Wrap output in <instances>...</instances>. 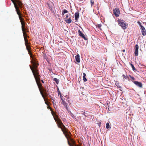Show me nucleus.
Instances as JSON below:
<instances>
[{"label": "nucleus", "instance_id": "obj_1", "mask_svg": "<svg viewBox=\"0 0 146 146\" xmlns=\"http://www.w3.org/2000/svg\"><path fill=\"white\" fill-rule=\"evenodd\" d=\"M32 70L33 71V76L35 79L36 82L38 87L40 94L42 95L43 98H44L45 103L48 106L49 104L48 102L47 101V100H46V99L45 98L44 95L43 94V92H44V90L43 89V90H42V86L40 82V76L38 73L37 70H36L34 71L33 70Z\"/></svg>", "mask_w": 146, "mask_h": 146}, {"label": "nucleus", "instance_id": "obj_2", "mask_svg": "<svg viewBox=\"0 0 146 146\" xmlns=\"http://www.w3.org/2000/svg\"><path fill=\"white\" fill-rule=\"evenodd\" d=\"M54 118L57 123L58 127L61 129L62 131L63 132L64 134L66 137H67L68 135L66 133L67 132L68 130L61 120L58 117L55 118L54 117Z\"/></svg>", "mask_w": 146, "mask_h": 146}, {"label": "nucleus", "instance_id": "obj_3", "mask_svg": "<svg viewBox=\"0 0 146 146\" xmlns=\"http://www.w3.org/2000/svg\"><path fill=\"white\" fill-rule=\"evenodd\" d=\"M29 54L30 55V57L32 58V60L31 62V63L32 64V65L30 66V67L32 70V72L33 73V71L32 70H37L38 73H39V70L37 69L38 66L39 65V64L32 57V54L30 50L28 51Z\"/></svg>", "mask_w": 146, "mask_h": 146}, {"label": "nucleus", "instance_id": "obj_4", "mask_svg": "<svg viewBox=\"0 0 146 146\" xmlns=\"http://www.w3.org/2000/svg\"><path fill=\"white\" fill-rule=\"evenodd\" d=\"M119 25L123 29L125 30L126 29L128 26V24L126 23L125 22L121 19H118L117 20Z\"/></svg>", "mask_w": 146, "mask_h": 146}, {"label": "nucleus", "instance_id": "obj_5", "mask_svg": "<svg viewBox=\"0 0 146 146\" xmlns=\"http://www.w3.org/2000/svg\"><path fill=\"white\" fill-rule=\"evenodd\" d=\"M67 134L68 137H66L67 139L68 140V143L70 146H73V145L72 144H74L75 142L74 140L72 139L70 136L69 135V133L70 134V132H68L67 131V132L66 133Z\"/></svg>", "mask_w": 146, "mask_h": 146}, {"label": "nucleus", "instance_id": "obj_6", "mask_svg": "<svg viewBox=\"0 0 146 146\" xmlns=\"http://www.w3.org/2000/svg\"><path fill=\"white\" fill-rule=\"evenodd\" d=\"M70 15V14H67L65 15L64 16V18L66 19L65 20V21L67 23H70L72 22V20L71 19V17H70L69 18V16Z\"/></svg>", "mask_w": 146, "mask_h": 146}, {"label": "nucleus", "instance_id": "obj_7", "mask_svg": "<svg viewBox=\"0 0 146 146\" xmlns=\"http://www.w3.org/2000/svg\"><path fill=\"white\" fill-rule=\"evenodd\" d=\"M139 48V46L137 44L135 45L134 47V56H137L138 55V50Z\"/></svg>", "mask_w": 146, "mask_h": 146}, {"label": "nucleus", "instance_id": "obj_8", "mask_svg": "<svg viewBox=\"0 0 146 146\" xmlns=\"http://www.w3.org/2000/svg\"><path fill=\"white\" fill-rule=\"evenodd\" d=\"M14 5L15 6V7L16 9V11L17 12V13L18 15H19V17H20L21 16V14L20 13V10L19 8L17 6L16 4L15 3H14Z\"/></svg>", "mask_w": 146, "mask_h": 146}, {"label": "nucleus", "instance_id": "obj_9", "mask_svg": "<svg viewBox=\"0 0 146 146\" xmlns=\"http://www.w3.org/2000/svg\"><path fill=\"white\" fill-rule=\"evenodd\" d=\"M133 83L137 87L140 88H143V85L142 83L138 81H133Z\"/></svg>", "mask_w": 146, "mask_h": 146}, {"label": "nucleus", "instance_id": "obj_10", "mask_svg": "<svg viewBox=\"0 0 146 146\" xmlns=\"http://www.w3.org/2000/svg\"><path fill=\"white\" fill-rule=\"evenodd\" d=\"M113 13L116 17H118L120 13L119 9L117 8L114 9L113 10Z\"/></svg>", "mask_w": 146, "mask_h": 146}, {"label": "nucleus", "instance_id": "obj_11", "mask_svg": "<svg viewBox=\"0 0 146 146\" xmlns=\"http://www.w3.org/2000/svg\"><path fill=\"white\" fill-rule=\"evenodd\" d=\"M79 35L82 38H84L85 40H87V39L85 37V35L83 34L80 30H79L78 31Z\"/></svg>", "mask_w": 146, "mask_h": 146}, {"label": "nucleus", "instance_id": "obj_12", "mask_svg": "<svg viewBox=\"0 0 146 146\" xmlns=\"http://www.w3.org/2000/svg\"><path fill=\"white\" fill-rule=\"evenodd\" d=\"M22 29L23 32L25 31L26 29L25 28V24L24 22H21Z\"/></svg>", "mask_w": 146, "mask_h": 146}, {"label": "nucleus", "instance_id": "obj_13", "mask_svg": "<svg viewBox=\"0 0 146 146\" xmlns=\"http://www.w3.org/2000/svg\"><path fill=\"white\" fill-rule=\"evenodd\" d=\"M62 104L66 108V109L68 110V108L67 107L68 104H67L64 100H62Z\"/></svg>", "mask_w": 146, "mask_h": 146}, {"label": "nucleus", "instance_id": "obj_14", "mask_svg": "<svg viewBox=\"0 0 146 146\" xmlns=\"http://www.w3.org/2000/svg\"><path fill=\"white\" fill-rule=\"evenodd\" d=\"M79 13L78 12H77L75 13L74 17L76 21H77L79 17Z\"/></svg>", "mask_w": 146, "mask_h": 146}, {"label": "nucleus", "instance_id": "obj_15", "mask_svg": "<svg viewBox=\"0 0 146 146\" xmlns=\"http://www.w3.org/2000/svg\"><path fill=\"white\" fill-rule=\"evenodd\" d=\"M75 58L76 59V61L78 62H79L80 61V56L78 54L75 56Z\"/></svg>", "mask_w": 146, "mask_h": 146}, {"label": "nucleus", "instance_id": "obj_16", "mask_svg": "<svg viewBox=\"0 0 146 146\" xmlns=\"http://www.w3.org/2000/svg\"><path fill=\"white\" fill-rule=\"evenodd\" d=\"M141 33L142 35L143 36H145L146 35V31L145 29L142 30Z\"/></svg>", "mask_w": 146, "mask_h": 146}, {"label": "nucleus", "instance_id": "obj_17", "mask_svg": "<svg viewBox=\"0 0 146 146\" xmlns=\"http://www.w3.org/2000/svg\"><path fill=\"white\" fill-rule=\"evenodd\" d=\"M23 35L24 38L25 39V38H26L25 39H27V37H29V36H27V34L25 32V31L23 32Z\"/></svg>", "mask_w": 146, "mask_h": 146}, {"label": "nucleus", "instance_id": "obj_18", "mask_svg": "<svg viewBox=\"0 0 146 146\" xmlns=\"http://www.w3.org/2000/svg\"><path fill=\"white\" fill-rule=\"evenodd\" d=\"M130 65L131 66V67L132 68L133 70L134 71H136L137 70L135 68L134 66L132 64V63H130Z\"/></svg>", "mask_w": 146, "mask_h": 146}, {"label": "nucleus", "instance_id": "obj_19", "mask_svg": "<svg viewBox=\"0 0 146 146\" xmlns=\"http://www.w3.org/2000/svg\"><path fill=\"white\" fill-rule=\"evenodd\" d=\"M54 81H55L57 84H58L59 83V80L56 78H54L53 79Z\"/></svg>", "mask_w": 146, "mask_h": 146}, {"label": "nucleus", "instance_id": "obj_20", "mask_svg": "<svg viewBox=\"0 0 146 146\" xmlns=\"http://www.w3.org/2000/svg\"><path fill=\"white\" fill-rule=\"evenodd\" d=\"M122 77H123V81H124V80L127 78L128 76L126 75V76L124 75V74H123L122 75Z\"/></svg>", "mask_w": 146, "mask_h": 146}, {"label": "nucleus", "instance_id": "obj_21", "mask_svg": "<svg viewBox=\"0 0 146 146\" xmlns=\"http://www.w3.org/2000/svg\"><path fill=\"white\" fill-rule=\"evenodd\" d=\"M68 11L66 9H64L63 10L62 12V15H64L65 13H68Z\"/></svg>", "mask_w": 146, "mask_h": 146}, {"label": "nucleus", "instance_id": "obj_22", "mask_svg": "<svg viewBox=\"0 0 146 146\" xmlns=\"http://www.w3.org/2000/svg\"><path fill=\"white\" fill-rule=\"evenodd\" d=\"M19 18L21 23V22H24V19L21 16L20 17H19Z\"/></svg>", "mask_w": 146, "mask_h": 146}, {"label": "nucleus", "instance_id": "obj_23", "mask_svg": "<svg viewBox=\"0 0 146 146\" xmlns=\"http://www.w3.org/2000/svg\"><path fill=\"white\" fill-rule=\"evenodd\" d=\"M26 38L25 37V46L27 45H28V40L27 39H25Z\"/></svg>", "mask_w": 146, "mask_h": 146}, {"label": "nucleus", "instance_id": "obj_24", "mask_svg": "<svg viewBox=\"0 0 146 146\" xmlns=\"http://www.w3.org/2000/svg\"><path fill=\"white\" fill-rule=\"evenodd\" d=\"M26 46V47L27 49V50L28 51L30 50L31 48L30 47V46H29V45H27Z\"/></svg>", "mask_w": 146, "mask_h": 146}, {"label": "nucleus", "instance_id": "obj_25", "mask_svg": "<svg viewBox=\"0 0 146 146\" xmlns=\"http://www.w3.org/2000/svg\"><path fill=\"white\" fill-rule=\"evenodd\" d=\"M129 76L130 77V78L131 79V81L132 82H133H133L135 81L134 80H135V78L134 77L131 76L130 75H129Z\"/></svg>", "mask_w": 146, "mask_h": 146}, {"label": "nucleus", "instance_id": "obj_26", "mask_svg": "<svg viewBox=\"0 0 146 146\" xmlns=\"http://www.w3.org/2000/svg\"><path fill=\"white\" fill-rule=\"evenodd\" d=\"M102 26V25L101 24H98V25L97 26H96V27H98L99 29H101V27Z\"/></svg>", "mask_w": 146, "mask_h": 146}, {"label": "nucleus", "instance_id": "obj_27", "mask_svg": "<svg viewBox=\"0 0 146 146\" xmlns=\"http://www.w3.org/2000/svg\"><path fill=\"white\" fill-rule=\"evenodd\" d=\"M106 125V128L107 129H109L110 128V125H109V123H107Z\"/></svg>", "mask_w": 146, "mask_h": 146}, {"label": "nucleus", "instance_id": "obj_28", "mask_svg": "<svg viewBox=\"0 0 146 146\" xmlns=\"http://www.w3.org/2000/svg\"><path fill=\"white\" fill-rule=\"evenodd\" d=\"M90 3H91V5L92 6H93L94 4V1L92 0H90Z\"/></svg>", "mask_w": 146, "mask_h": 146}, {"label": "nucleus", "instance_id": "obj_29", "mask_svg": "<svg viewBox=\"0 0 146 146\" xmlns=\"http://www.w3.org/2000/svg\"><path fill=\"white\" fill-rule=\"evenodd\" d=\"M81 113L82 114L84 115V116H85V117H87V116L85 114V112L83 111H80Z\"/></svg>", "mask_w": 146, "mask_h": 146}, {"label": "nucleus", "instance_id": "obj_30", "mask_svg": "<svg viewBox=\"0 0 146 146\" xmlns=\"http://www.w3.org/2000/svg\"><path fill=\"white\" fill-rule=\"evenodd\" d=\"M140 27H141V30L145 29V28H144V27L142 25Z\"/></svg>", "mask_w": 146, "mask_h": 146}, {"label": "nucleus", "instance_id": "obj_31", "mask_svg": "<svg viewBox=\"0 0 146 146\" xmlns=\"http://www.w3.org/2000/svg\"><path fill=\"white\" fill-rule=\"evenodd\" d=\"M83 77V80L84 82H86L87 81V79L86 78V77Z\"/></svg>", "mask_w": 146, "mask_h": 146}, {"label": "nucleus", "instance_id": "obj_32", "mask_svg": "<svg viewBox=\"0 0 146 146\" xmlns=\"http://www.w3.org/2000/svg\"><path fill=\"white\" fill-rule=\"evenodd\" d=\"M60 98H61L62 101V100H64L63 99L64 98H63V96H62L61 95H60Z\"/></svg>", "mask_w": 146, "mask_h": 146}, {"label": "nucleus", "instance_id": "obj_33", "mask_svg": "<svg viewBox=\"0 0 146 146\" xmlns=\"http://www.w3.org/2000/svg\"><path fill=\"white\" fill-rule=\"evenodd\" d=\"M52 103L54 105L55 104V103H54V102L55 103V100H54L52 99Z\"/></svg>", "mask_w": 146, "mask_h": 146}, {"label": "nucleus", "instance_id": "obj_34", "mask_svg": "<svg viewBox=\"0 0 146 146\" xmlns=\"http://www.w3.org/2000/svg\"><path fill=\"white\" fill-rule=\"evenodd\" d=\"M83 77H86V74L84 73H83Z\"/></svg>", "mask_w": 146, "mask_h": 146}, {"label": "nucleus", "instance_id": "obj_35", "mask_svg": "<svg viewBox=\"0 0 146 146\" xmlns=\"http://www.w3.org/2000/svg\"><path fill=\"white\" fill-rule=\"evenodd\" d=\"M137 23L140 26L142 25H141V22L140 21H138Z\"/></svg>", "mask_w": 146, "mask_h": 146}, {"label": "nucleus", "instance_id": "obj_36", "mask_svg": "<svg viewBox=\"0 0 146 146\" xmlns=\"http://www.w3.org/2000/svg\"><path fill=\"white\" fill-rule=\"evenodd\" d=\"M48 6L49 8V9L51 10L52 9V8L50 6V5L49 4H48Z\"/></svg>", "mask_w": 146, "mask_h": 146}, {"label": "nucleus", "instance_id": "obj_37", "mask_svg": "<svg viewBox=\"0 0 146 146\" xmlns=\"http://www.w3.org/2000/svg\"><path fill=\"white\" fill-rule=\"evenodd\" d=\"M58 95H60H60H61V93H60V91H59L58 92Z\"/></svg>", "mask_w": 146, "mask_h": 146}, {"label": "nucleus", "instance_id": "obj_38", "mask_svg": "<svg viewBox=\"0 0 146 146\" xmlns=\"http://www.w3.org/2000/svg\"><path fill=\"white\" fill-rule=\"evenodd\" d=\"M47 108L48 109H50V110H51V107L50 106H48L47 107Z\"/></svg>", "mask_w": 146, "mask_h": 146}, {"label": "nucleus", "instance_id": "obj_39", "mask_svg": "<svg viewBox=\"0 0 146 146\" xmlns=\"http://www.w3.org/2000/svg\"><path fill=\"white\" fill-rule=\"evenodd\" d=\"M18 5H19L20 6H21V2H20V3H18Z\"/></svg>", "mask_w": 146, "mask_h": 146}, {"label": "nucleus", "instance_id": "obj_40", "mask_svg": "<svg viewBox=\"0 0 146 146\" xmlns=\"http://www.w3.org/2000/svg\"><path fill=\"white\" fill-rule=\"evenodd\" d=\"M11 1H12L14 3H15L13 0H11Z\"/></svg>", "mask_w": 146, "mask_h": 146}, {"label": "nucleus", "instance_id": "obj_41", "mask_svg": "<svg viewBox=\"0 0 146 146\" xmlns=\"http://www.w3.org/2000/svg\"><path fill=\"white\" fill-rule=\"evenodd\" d=\"M122 51H123V52H125V50H122Z\"/></svg>", "mask_w": 146, "mask_h": 146}, {"label": "nucleus", "instance_id": "obj_42", "mask_svg": "<svg viewBox=\"0 0 146 146\" xmlns=\"http://www.w3.org/2000/svg\"><path fill=\"white\" fill-rule=\"evenodd\" d=\"M41 81L43 83H44V82L43 81V80H41Z\"/></svg>", "mask_w": 146, "mask_h": 146}, {"label": "nucleus", "instance_id": "obj_43", "mask_svg": "<svg viewBox=\"0 0 146 146\" xmlns=\"http://www.w3.org/2000/svg\"><path fill=\"white\" fill-rule=\"evenodd\" d=\"M44 93H45V94H46V92H44Z\"/></svg>", "mask_w": 146, "mask_h": 146}]
</instances>
